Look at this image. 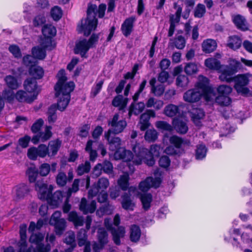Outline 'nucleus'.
<instances>
[{
  "mask_svg": "<svg viewBox=\"0 0 252 252\" xmlns=\"http://www.w3.org/2000/svg\"><path fill=\"white\" fill-rule=\"evenodd\" d=\"M105 226L108 230H110L113 236V240L117 245L121 244L120 239L123 238L125 235V229L123 226H119L117 228L113 227L112 221L110 219L106 218L104 220Z\"/></svg>",
  "mask_w": 252,
  "mask_h": 252,
  "instance_id": "9d476101",
  "label": "nucleus"
},
{
  "mask_svg": "<svg viewBox=\"0 0 252 252\" xmlns=\"http://www.w3.org/2000/svg\"><path fill=\"white\" fill-rule=\"evenodd\" d=\"M119 115L116 114L112 120L108 121V125L111 127L105 133L118 134L123 131L127 126V123L125 120H119Z\"/></svg>",
  "mask_w": 252,
  "mask_h": 252,
  "instance_id": "1a4fd4ad",
  "label": "nucleus"
},
{
  "mask_svg": "<svg viewBox=\"0 0 252 252\" xmlns=\"http://www.w3.org/2000/svg\"><path fill=\"white\" fill-rule=\"evenodd\" d=\"M136 21L135 17L131 16L128 18H126L121 26V31L126 37L128 36L132 32L134 23Z\"/></svg>",
  "mask_w": 252,
  "mask_h": 252,
  "instance_id": "f3484780",
  "label": "nucleus"
},
{
  "mask_svg": "<svg viewBox=\"0 0 252 252\" xmlns=\"http://www.w3.org/2000/svg\"><path fill=\"white\" fill-rule=\"evenodd\" d=\"M42 32L44 36L46 37L45 42L50 44L51 38L56 34L57 31L55 27L52 25H45L42 29Z\"/></svg>",
  "mask_w": 252,
  "mask_h": 252,
  "instance_id": "5701e85b",
  "label": "nucleus"
},
{
  "mask_svg": "<svg viewBox=\"0 0 252 252\" xmlns=\"http://www.w3.org/2000/svg\"><path fill=\"white\" fill-rule=\"evenodd\" d=\"M140 199L145 210H148L152 201V196L150 193H143L141 195Z\"/></svg>",
  "mask_w": 252,
  "mask_h": 252,
  "instance_id": "c03bdc74",
  "label": "nucleus"
},
{
  "mask_svg": "<svg viewBox=\"0 0 252 252\" xmlns=\"http://www.w3.org/2000/svg\"><path fill=\"white\" fill-rule=\"evenodd\" d=\"M29 72L31 76L33 77V79H40L44 75V70L43 68L37 65H35L30 67Z\"/></svg>",
  "mask_w": 252,
  "mask_h": 252,
  "instance_id": "c85d7f7f",
  "label": "nucleus"
},
{
  "mask_svg": "<svg viewBox=\"0 0 252 252\" xmlns=\"http://www.w3.org/2000/svg\"><path fill=\"white\" fill-rule=\"evenodd\" d=\"M174 8L176 10L175 14H171L169 16L170 27L168 33L169 37L173 35L175 28L180 21L182 11V8L176 3H174Z\"/></svg>",
  "mask_w": 252,
  "mask_h": 252,
  "instance_id": "ddd939ff",
  "label": "nucleus"
},
{
  "mask_svg": "<svg viewBox=\"0 0 252 252\" xmlns=\"http://www.w3.org/2000/svg\"><path fill=\"white\" fill-rule=\"evenodd\" d=\"M207 152V149L205 145L199 144L196 146L195 150V158L198 160H201L205 158Z\"/></svg>",
  "mask_w": 252,
  "mask_h": 252,
  "instance_id": "58836bf2",
  "label": "nucleus"
},
{
  "mask_svg": "<svg viewBox=\"0 0 252 252\" xmlns=\"http://www.w3.org/2000/svg\"><path fill=\"white\" fill-rule=\"evenodd\" d=\"M80 210L84 214L92 213L94 212L96 209V202L92 201L90 203H88L86 198H83L80 204Z\"/></svg>",
  "mask_w": 252,
  "mask_h": 252,
  "instance_id": "412c9836",
  "label": "nucleus"
},
{
  "mask_svg": "<svg viewBox=\"0 0 252 252\" xmlns=\"http://www.w3.org/2000/svg\"><path fill=\"white\" fill-rule=\"evenodd\" d=\"M4 80L7 87L11 90L17 89L18 88V83L17 79L12 75H7Z\"/></svg>",
  "mask_w": 252,
  "mask_h": 252,
  "instance_id": "de8ad7c7",
  "label": "nucleus"
},
{
  "mask_svg": "<svg viewBox=\"0 0 252 252\" xmlns=\"http://www.w3.org/2000/svg\"><path fill=\"white\" fill-rule=\"evenodd\" d=\"M51 15L54 20L58 21L62 17V9H61V8L57 6H55L51 10Z\"/></svg>",
  "mask_w": 252,
  "mask_h": 252,
  "instance_id": "0e129e2a",
  "label": "nucleus"
},
{
  "mask_svg": "<svg viewBox=\"0 0 252 252\" xmlns=\"http://www.w3.org/2000/svg\"><path fill=\"white\" fill-rule=\"evenodd\" d=\"M252 77V74L250 73L238 74L232 79V81L235 83L234 89L236 92L242 95H247L249 90L247 86L249 83V78Z\"/></svg>",
  "mask_w": 252,
  "mask_h": 252,
  "instance_id": "0eeeda50",
  "label": "nucleus"
},
{
  "mask_svg": "<svg viewBox=\"0 0 252 252\" xmlns=\"http://www.w3.org/2000/svg\"><path fill=\"white\" fill-rule=\"evenodd\" d=\"M241 43L242 42L239 37L237 36H233L229 37L227 45L229 48L236 50L240 47Z\"/></svg>",
  "mask_w": 252,
  "mask_h": 252,
  "instance_id": "49530a36",
  "label": "nucleus"
},
{
  "mask_svg": "<svg viewBox=\"0 0 252 252\" xmlns=\"http://www.w3.org/2000/svg\"><path fill=\"white\" fill-rule=\"evenodd\" d=\"M97 236L98 242L102 246H104L108 243V233L104 228L98 229Z\"/></svg>",
  "mask_w": 252,
  "mask_h": 252,
  "instance_id": "a19ab883",
  "label": "nucleus"
},
{
  "mask_svg": "<svg viewBox=\"0 0 252 252\" xmlns=\"http://www.w3.org/2000/svg\"><path fill=\"white\" fill-rule=\"evenodd\" d=\"M63 194L61 191H56L53 194L52 192L50 194V198L47 199L49 203L54 206H58L59 204L62 201Z\"/></svg>",
  "mask_w": 252,
  "mask_h": 252,
  "instance_id": "f704fd0d",
  "label": "nucleus"
},
{
  "mask_svg": "<svg viewBox=\"0 0 252 252\" xmlns=\"http://www.w3.org/2000/svg\"><path fill=\"white\" fill-rule=\"evenodd\" d=\"M109 182L107 178H100L92 188L89 190L88 194L90 197L96 196L99 192H103L109 186Z\"/></svg>",
  "mask_w": 252,
  "mask_h": 252,
  "instance_id": "4468645a",
  "label": "nucleus"
},
{
  "mask_svg": "<svg viewBox=\"0 0 252 252\" xmlns=\"http://www.w3.org/2000/svg\"><path fill=\"white\" fill-rule=\"evenodd\" d=\"M23 63L27 66L31 67L32 66L36 65V58L34 56L31 55H27L23 57Z\"/></svg>",
  "mask_w": 252,
  "mask_h": 252,
  "instance_id": "052dcab7",
  "label": "nucleus"
},
{
  "mask_svg": "<svg viewBox=\"0 0 252 252\" xmlns=\"http://www.w3.org/2000/svg\"><path fill=\"white\" fill-rule=\"evenodd\" d=\"M197 70V65L193 63H187L185 66V71L188 75L196 73Z\"/></svg>",
  "mask_w": 252,
  "mask_h": 252,
  "instance_id": "13d9d810",
  "label": "nucleus"
},
{
  "mask_svg": "<svg viewBox=\"0 0 252 252\" xmlns=\"http://www.w3.org/2000/svg\"><path fill=\"white\" fill-rule=\"evenodd\" d=\"M61 212L56 211L52 215L49 221L50 224L54 226L56 234L59 235L63 233L66 226L65 220L61 218Z\"/></svg>",
  "mask_w": 252,
  "mask_h": 252,
  "instance_id": "9b49d317",
  "label": "nucleus"
},
{
  "mask_svg": "<svg viewBox=\"0 0 252 252\" xmlns=\"http://www.w3.org/2000/svg\"><path fill=\"white\" fill-rule=\"evenodd\" d=\"M139 148H140L139 144L136 145L135 146H134L133 147L132 150L135 153L134 156L133 155V154L131 151H130L129 150H126L125 149V151H124L125 157H123V160L125 161H129L131 160H132V162L134 164H135L136 165H139V164L137 163L136 162H135L134 161V158H136V157H137V153H138V152H139V149H138Z\"/></svg>",
  "mask_w": 252,
  "mask_h": 252,
  "instance_id": "7c9ffc66",
  "label": "nucleus"
},
{
  "mask_svg": "<svg viewBox=\"0 0 252 252\" xmlns=\"http://www.w3.org/2000/svg\"><path fill=\"white\" fill-rule=\"evenodd\" d=\"M173 124L176 130L179 133L185 134L188 130V127L185 122L178 119H174Z\"/></svg>",
  "mask_w": 252,
  "mask_h": 252,
  "instance_id": "72a5a7b5",
  "label": "nucleus"
},
{
  "mask_svg": "<svg viewBox=\"0 0 252 252\" xmlns=\"http://www.w3.org/2000/svg\"><path fill=\"white\" fill-rule=\"evenodd\" d=\"M217 44L215 40L212 39H207L204 40L202 44L203 51L206 53H209L214 51L216 47Z\"/></svg>",
  "mask_w": 252,
  "mask_h": 252,
  "instance_id": "2f4dec72",
  "label": "nucleus"
},
{
  "mask_svg": "<svg viewBox=\"0 0 252 252\" xmlns=\"http://www.w3.org/2000/svg\"><path fill=\"white\" fill-rule=\"evenodd\" d=\"M44 238V235L40 233L31 235L30 241L36 245L34 250V252H48L50 251L51 249L50 244H47L46 245H44L42 243Z\"/></svg>",
  "mask_w": 252,
  "mask_h": 252,
  "instance_id": "f8f14e48",
  "label": "nucleus"
},
{
  "mask_svg": "<svg viewBox=\"0 0 252 252\" xmlns=\"http://www.w3.org/2000/svg\"><path fill=\"white\" fill-rule=\"evenodd\" d=\"M64 242L67 244L70 245L71 246H76L75 235L73 232L70 231L67 233Z\"/></svg>",
  "mask_w": 252,
  "mask_h": 252,
  "instance_id": "774afa93",
  "label": "nucleus"
},
{
  "mask_svg": "<svg viewBox=\"0 0 252 252\" xmlns=\"http://www.w3.org/2000/svg\"><path fill=\"white\" fill-rule=\"evenodd\" d=\"M35 189L38 192V197L40 199L47 200L50 198L52 190L51 186L48 188L47 184L42 181H37L35 184Z\"/></svg>",
  "mask_w": 252,
  "mask_h": 252,
  "instance_id": "2eb2a0df",
  "label": "nucleus"
},
{
  "mask_svg": "<svg viewBox=\"0 0 252 252\" xmlns=\"http://www.w3.org/2000/svg\"><path fill=\"white\" fill-rule=\"evenodd\" d=\"M138 149L139 152L134 161L138 164L144 162L148 166H153L155 162L154 157H158L159 156L160 147L158 145H153L150 151L140 146Z\"/></svg>",
  "mask_w": 252,
  "mask_h": 252,
  "instance_id": "20e7f679",
  "label": "nucleus"
},
{
  "mask_svg": "<svg viewBox=\"0 0 252 252\" xmlns=\"http://www.w3.org/2000/svg\"><path fill=\"white\" fill-rule=\"evenodd\" d=\"M129 179V175L127 173H125L120 176L118 184L122 190H126L128 189Z\"/></svg>",
  "mask_w": 252,
  "mask_h": 252,
  "instance_id": "79ce46f5",
  "label": "nucleus"
},
{
  "mask_svg": "<svg viewBox=\"0 0 252 252\" xmlns=\"http://www.w3.org/2000/svg\"><path fill=\"white\" fill-rule=\"evenodd\" d=\"M164 114L169 117L179 116L180 115L179 107L172 104H169L165 107Z\"/></svg>",
  "mask_w": 252,
  "mask_h": 252,
  "instance_id": "c756f323",
  "label": "nucleus"
},
{
  "mask_svg": "<svg viewBox=\"0 0 252 252\" xmlns=\"http://www.w3.org/2000/svg\"><path fill=\"white\" fill-rule=\"evenodd\" d=\"M68 220L72 222L75 226H81L83 225L84 219L75 211H71L68 214Z\"/></svg>",
  "mask_w": 252,
  "mask_h": 252,
  "instance_id": "473e14b6",
  "label": "nucleus"
},
{
  "mask_svg": "<svg viewBox=\"0 0 252 252\" xmlns=\"http://www.w3.org/2000/svg\"><path fill=\"white\" fill-rule=\"evenodd\" d=\"M91 169L90 163L86 161L84 163L80 164L77 169L76 172L77 175L81 176L85 173H88Z\"/></svg>",
  "mask_w": 252,
  "mask_h": 252,
  "instance_id": "8fccbe9b",
  "label": "nucleus"
},
{
  "mask_svg": "<svg viewBox=\"0 0 252 252\" xmlns=\"http://www.w3.org/2000/svg\"><path fill=\"white\" fill-rule=\"evenodd\" d=\"M26 231L27 225L25 224L21 225L20 227V235L21 237V242H20V252H24L26 247Z\"/></svg>",
  "mask_w": 252,
  "mask_h": 252,
  "instance_id": "c9c22d12",
  "label": "nucleus"
},
{
  "mask_svg": "<svg viewBox=\"0 0 252 252\" xmlns=\"http://www.w3.org/2000/svg\"><path fill=\"white\" fill-rule=\"evenodd\" d=\"M44 42H42L41 46L34 47L32 49V55L36 59L42 60L46 57V49L49 46Z\"/></svg>",
  "mask_w": 252,
  "mask_h": 252,
  "instance_id": "4be33fe9",
  "label": "nucleus"
},
{
  "mask_svg": "<svg viewBox=\"0 0 252 252\" xmlns=\"http://www.w3.org/2000/svg\"><path fill=\"white\" fill-rule=\"evenodd\" d=\"M206 12V8L204 5L198 4L194 10V16L196 18H202Z\"/></svg>",
  "mask_w": 252,
  "mask_h": 252,
  "instance_id": "864d4df0",
  "label": "nucleus"
},
{
  "mask_svg": "<svg viewBox=\"0 0 252 252\" xmlns=\"http://www.w3.org/2000/svg\"><path fill=\"white\" fill-rule=\"evenodd\" d=\"M229 65L230 66H225L221 70V73L219 76V79L221 81H225L228 83L231 82L233 74L242 68L241 63L235 59L230 60Z\"/></svg>",
  "mask_w": 252,
  "mask_h": 252,
  "instance_id": "423d86ee",
  "label": "nucleus"
},
{
  "mask_svg": "<svg viewBox=\"0 0 252 252\" xmlns=\"http://www.w3.org/2000/svg\"><path fill=\"white\" fill-rule=\"evenodd\" d=\"M158 138V132L155 129H148L145 134L146 140L149 142H154Z\"/></svg>",
  "mask_w": 252,
  "mask_h": 252,
  "instance_id": "4d7b16f0",
  "label": "nucleus"
},
{
  "mask_svg": "<svg viewBox=\"0 0 252 252\" xmlns=\"http://www.w3.org/2000/svg\"><path fill=\"white\" fill-rule=\"evenodd\" d=\"M113 210V206L109 204H106L100 207L99 209L97 211L96 213L99 216L104 214L109 215L112 213Z\"/></svg>",
  "mask_w": 252,
  "mask_h": 252,
  "instance_id": "680f3d73",
  "label": "nucleus"
},
{
  "mask_svg": "<svg viewBox=\"0 0 252 252\" xmlns=\"http://www.w3.org/2000/svg\"><path fill=\"white\" fill-rule=\"evenodd\" d=\"M96 145H97V142L92 140H89L87 143L85 149L89 153L90 160L92 161L95 160L97 156L96 150L93 149L95 148Z\"/></svg>",
  "mask_w": 252,
  "mask_h": 252,
  "instance_id": "cd10ccee",
  "label": "nucleus"
},
{
  "mask_svg": "<svg viewBox=\"0 0 252 252\" xmlns=\"http://www.w3.org/2000/svg\"><path fill=\"white\" fill-rule=\"evenodd\" d=\"M52 127L46 126L44 131H42L34 136L32 138V142L34 144H37L38 142H44L48 140L52 136Z\"/></svg>",
  "mask_w": 252,
  "mask_h": 252,
  "instance_id": "a211bd4d",
  "label": "nucleus"
},
{
  "mask_svg": "<svg viewBox=\"0 0 252 252\" xmlns=\"http://www.w3.org/2000/svg\"><path fill=\"white\" fill-rule=\"evenodd\" d=\"M174 44L176 48L178 49H183L186 45L185 38L181 35H176L174 39Z\"/></svg>",
  "mask_w": 252,
  "mask_h": 252,
  "instance_id": "6e6d98bb",
  "label": "nucleus"
},
{
  "mask_svg": "<svg viewBox=\"0 0 252 252\" xmlns=\"http://www.w3.org/2000/svg\"><path fill=\"white\" fill-rule=\"evenodd\" d=\"M67 176L63 172H59L56 177V182L57 184L63 187L65 186L67 183Z\"/></svg>",
  "mask_w": 252,
  "mask_h": 252,
  "instance_id": "69168bd1",
  "label": "nucleus"
},
{
  "mask_svg": "<svg viewBox=\"0 0 252 252\" xmlns=\"http://www.w3.org/2000/svg\"><path fill=\"white\" fill-rule=\"evenodd\" d=\"M26 91L23 90L18 91L15 94L16 99L20 102H27L31 103L36 98V94H29Z\"/></svg>",
  "mask_w": 252,
  "mask_h": 252,
  "instance_id": "aec40b11",
  "label": "nucleus"
},
{
  "mask_svg": "<svg viewBox=\"0 0 252 252\" xmlns=\"http://www.w3.org/2000/svg\"><path fill=\"white\" fill-rule=\"evenodd\" d=\"M25 90L29 93L36 94V98L40 90L37 85V81L32 78L27 79L24 83Z\"/></svg>",
  "mask_w": 252,
  "mask_h": 252,
  "instance_id": "dca6fc26",
  "label": "nucleus"
},
{
  "mask_svg": "<svg viewBox=\"0 0 252 252\" xmlns=\"http://www.w3.org/2000/svg\"><path fill=\"white\" fill-rule=\"evenodd\" d=\"M195 88L190 89L185 92L183 95L184 100L188 102L194 103L198 102L204 95L207 101H211L216 95L214 90L209 86L208 79L200 75Z\"/></svg>",
  "mask_w": 252,
  "mask_h": 252,
  "instance_id": "f03ea898",
  "label": "nucleus"
},
{
  "mask_svg": "<svg viewBox=\"0 0 252 252\" xmlns=\"http://www.w3.org/2000/svg\"><path fill=\"white\" fill-rule=\"evenodd\" d=\"M122 207L128 211H133L135 204L130 198V195L127 193H125L122 195Z\"/></svg>",
  "mask_w": 252,
  "mask_h": 252,
  "instance_id": "bb28decb",
  "label": "nucleus"
},
{
  "mask_svg": "<svg viewBox=\"0 0 252 252\" xmlns=\"http://www.w3.org/2000/svg\"><path fill=\"white\" fill-rule=\"evenodd\" d=\"M99 34H93L88 40L86 39L79 40L76 43L75 53L80 54L82 57H84L90 48H93L97 43Z\"/></svg>",
  "mask_w": 252,
  "mask_h": 252,
  "instance_id": "39448f33",
  "label": "nucleus"
},
{
  "mask_svg": "<svg viewBox=\"0 0 252 252\" xmlns=\"http://www.w3.org/2000/svg\"><path fill=\"white\" fill-rule=\"evenodd\" d=\"M61 141L57 139L49 142V152H50V157L55 156L58 152L61 145Z\"/></svg>",
  "mask_w": 252,
  "mask_h": 252,
  "instance_id": "37998d69",
  "label": "nucleus"
},
{
  "mask_svg": "<svg viewBox=\"0 0 252 252\" xmlns=\"http://www.w3.org/2000/svg\"><path fill=\"white\" fill-rule=\"evenodd\" d=\"M205 65L209 68L220 70L221 68L220 62L216 58H209L205 61Z\"/></svg>",
  "mask_w": 252,
  "mask_h": 252,
  "instance_id": "ea45409f",
  "label": "nucleus"
},
{
  "mask_svg": "<svg viewBox=\"0 0 252 252\" xmlns=\"http://www.w3.org/2000/svg\"><path fill=\"white\" fill-rule=\"evenodd\" d=\"M56 109L57 106L56 104H53L49 108L48 111V120L49 123H53L56 121Z\"/></svg>",
  "mask_w": 252,
  "mask_h": 252,
  "instance_id": "3c124183",
  "label": "nucleus"
},
{
  "mask_svg": "<svg viewBox=\"0 0 252 252\" xmlns=\"http://www.w3.org/2000/svg\"><path fill=\"white\" fill-rule=\"evenodd\" d=\"M112 134L104 133L105 138L108 141L109 145V150L112 151L116 152L119 149H121V140L118 137H112Z\"/></svg>",
  "mask_w": 252,
  "mask_h": 252,
  "instance_id": "6ab92c4d",
  "label": "nucleus"
},
{
  "mask_svg": "<svg viewBox=\"0 0 252 252\" xmlns=\"http://www.w3.org/2000/svg\"><path fill=\"white\" fill-rule=\"evenodd\" d=\"M141 232L139 227L136 225H132L130 229V240L133 242L139 241Z\"/></svg>",
  "mask_w": 252,
  "mask_h": 252,
  "instance_id": "e433bc0d",
  "label": "nucleus"
},
{
  "mask_svg": "<svg viewBox=\"0 0 252 252\" xmlns=\"http://www.w3.org/2000/svg\"><path fill=\"white\" fill-rule=\"evenodd\" d=\"M156 126L158 129L166 130L168 131H171L173 129L172 126L164 121H158L156 124Z\"/></svg>",
  "mask_w": 252,
  "mask_h": 252,
  "instance_id": "338daca9",
  "label": "nucleus"
},
{
  "mask_svg": "<svg viewBox=\"0 0 252 252\" xmlns=\"http://www.w3.org/2000/svg\"><path fill=\"white\" fill-rule=\"evenodd\" d=\"M232 90L231 87L225 85H220L217 88L219 95L228 96Z\"/></svg>",
  "mask_w": 252,
  "mask_h": 252,
  "instance_id": "5fc2aeb1",
  "label": "nucleus"
},
{
  "mask_svg": "<svg viewBox=\"0 0 252 252\" xmlns=\"http://www.w3.org/2000/svg\"><path fill=\"white\" fill-rule=\"evenodd\" d=\"M13 191L19 198L23 197L29 191L28 187L25 184L19 185L13 189Z\"/></svg>",
  "mask_w": 252,
  "mask_h": 252,
  "instance_id": "a18cd8bd",
  "label": "nucleus"
},
{
  "mask_svg": "<svg viewBox=\"0 0 252 252\" xmlns=\"http://www.w3.org/2000/svg\"><path fill=\"white\" fill-rule=\"evenodd\" d=\"M188 83L189 79L184 75H179L176 78V85L178 87L181 88L186 87Z\"/></svg>",
  "mask_w": 252,
  "mask_h": 252,
  "instance_id": "bf43d9fd",
  "label": "nucleus"
},
{
  "mask_svg": "<svg viewBox=\"0 0 252 252\" xmlns=\"http://www.w3.org/2000/svg\"><path fill=\"white\" fill-rule=\"evenodd\" d=\"M233 22L237 29L245 31L248 30V25L245 17L241 15H237L233 17Z\"/></svg>",
  "mask_w": 252,
  "mask_h": 252,
  "instance_id": "b1692460",
  "label": "nucleus"
},
{
  "mask_svg": "<svg viewBox=\"0 0 252 252\" xmlns=\"http://www.w3.org/2000/svg\"><path fill=\"white\" fill-rule=\"evenodd\" d=\"M97 6L91 4L88 6L87 10V17L82 20L80 26H78L77 30L79 32H83L84 35L88 36L96 27L97 20L96 18L95 11Z\"/></svg>",
  "mask_w": 252,
  "mask_h": 252,
  "instance_id": "7ed1b4c3",
  "label": "nucleus"
},
{
  "mask_svg": "<svg viewBox=\"0 0 252 252\" xmlns=\"http://www.w3.org/2000/svg\"><path fill=\"white\" fill-rule=\"evenodd\" d=\"M190 117L193 123L197 126L200 125V120L203 118L205 113L200 108L193 109L190 112Z\"/></svg>",
  "mask_w": 252,
  "mask_h": 252,
  "instance_id": "393cba45",
  "label": "nucleus"
},
{
  "mask_svg": "<svg viewBox=\"0 0 252 252\" xmlns=\"http://www.w3.org/2000/svg\"><path fill=\"white\" fill-rule=\"evenodd\" d=\"M149 115L147 113H143L141 115L139 126L141 130L144 131L149 126Z\"/></svg>",
  "mask_w": 252,
  "mask_h": 252,
  "instance_id": "09e8293b",
  "label": "nucleus"
},
{
  "mask_svg": "<svg viewBox=\"0 0 252 252\" xmlns=\"http://www.w3.org/2000/svg\"><path fill=\"white\" fill-rule=\"evenodd\" d=\"M170 143L177 149L180 150L182 145L189 146L190 142L188 140H184L176 135H173L169 138Z\"/></svg>",
  "mask_w": 252,
  "mask_h": 252,
  "instance_id": "a878e982",
  "label": "nucleus"
},
{
  "mask_svg": "<svg viewBox=\"0 0 252 252\" xmlns=\"http://www.w3.org/2000/svg\"><path fill=\"white\" fill-rule=\"evenodd\" d=\"M145 108V104L144 102H140L137 103H132L129 110L128 115L130 117L133 114L137 115L141 113Z\"/></svg>",
  "mask_w": 252,
  "mask_h": 252,
  "instance_id": "4c0bfd02",
  "label": "nucleus"
},
{
  "mask_svg": "<svg viewBox=\"0 0 252 252\" xmlns=\"http://www.w3.org/2000/svg\"><path fill=\"white\" fill-rule=\"evenodd\" d=\"M154 174L155 178L152 177H147L144 181L140 182L139 185V189L145 192L148 191L151 188H158L161 183V173L159 169L154 171Z\"/></svg>",
  "mask_w": 252,
  "mask_h": 252,
  "instance_id": "6e6552de",
  "label": "nucleus"
},
{
  "mask_svg": "<svg viewBox=\"0 0 252 252\" xmlns=\"http://www.w3.org/2000/svg\"><path fill=\"white\" fill-rule=\"evenodd\" d=\"M36 149L39 157L44 158L47 155L50 156V152H49V148L45 145L41 144Z\"/></svg>",
  "mask_w": 252,
  "mask_h": 252,
  "instance_id": "e2e57ef3",
  "label": "nucleus"
},
{
  "mask_svg": "<svg viewBox=\"0 0 252 252\" xmlns=\"http://www.w3.org/2000/svg\"><path fill=\"white\" fill-rule=\"evenodd\" d=\"M216 102L220 106H228L231 99L228 96L219 95L216 98Z\"/></svg>",
  "mask_w": 252,
  "mask_h": 252,
  "instance_id": "603ef678",
  "label": "nucleus"
},
{
  "mask_svg": "<svg viewBox=\"0 0 252 252\" xmlns=\"http://www.w3.org/2000/svg\"><path fill=\"white\" fill-rule=\"evenodd\" d=\"M58 81L55 86V95L58 97L57 107L63 111L65 110L70 100V93L74 89L73 82H67V77L64 69L60 70L57 75Z\"/></svg>",
  "mask_w": 252,
  "mask_h": 252,
  "instance_id": "f257e3e1",
  "label": "nucleus"
}]
</instances>
